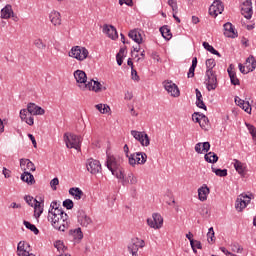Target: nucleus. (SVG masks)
<instances>
[{
    "label": "nucleus",
    "instance_id": "obj_1",
    "mask_svg": "<svg viewBox=\"0 0 256 256\" xmlns=\"http://www.w3.org/2000/svg\"><path fill=\"white\" fill-rule=\"evenodd\" d=\"M61 204L57 201H53L50 204V209L48 211V221H50L52 227L57 229V231H65L69 228V215L63 211V208H60Z\"/></svg>",
    "mask_w": 256,
    "mask_h": 256
},
{
    "label": "nucleus",
    "instance_id": "obj_2",
    "mask_svg": "<svg viewBox=\"0 0 256 256\" xmlns=\"http://www.w3.org/2000/svg\"><path fill=\"white\" fill-rule=\"evenodd\" d=\"M217 64L215 63V59L210 58L206 60V88L207 91H215L217 89V73L213 70V68Z\"/></svg>",
    "mask_w": 256,
    "mask_h": 256
},
{
    "label": "nucleus",
    "instance_id": "obj_3",
    "mask_svg": "<svg viewBox=\"0 0 256 256\" xmlns=\"http://www.w3.org/2000/svg\"><path fill=\"white\" fill-rule=\"evenodd\" d=\"M106 167L117 179H125V172L115 157L107 156Z\"/></svg>",
    "mask_w": 256,
    "mask_h": 256
},
{
    "label": "nucleus",
    "instance_id": "obj_4",
    "mask_svg": "<svg viewBox=\"0 0 256 256\" xmlns=\"http://www.w3.org/2000/svg\"><path fill=\"white\" fill-rule=\"evenodd\" d=\"M64 141L68 149H76V151L81 149V136L79 135H75L73 133H65Z\"/></svg>",
    "mask_w": 256,
    "mask_h": 256
},
{
    "label": "nucleus",
    "instance_id": "obj_5",
    "mask_svg": "<svg viewBox=\"0 0 256 256\" xmlns=\"http://www.w3.org/2000/svg\"><path fill=\"white\" fill-rule=\"evenodd\" d=\"M68 55L77 61H85L89 57V50L85 47L73 46Z\"/></svg>",
    "mask_w": 256,
    "mask_h": 256
},
{
    "label": "nucleus",
    "instance_id": "obj_6",
    "mask_svg": "<svg viewBox=\"0 0 256 256\" xmlns=\"http://www.w3.org/2000/svg\"><path fill=\"white\" fill-rule=\"evenodd\" d=\"M128 162L132 167H135L136 165H145V163H147V154L145 152L130 154Z\"/></svg>",
    "mask_w": 256,
    "mask_h": 256
},
{
    "label": "nucleus",
    "instance_id": "obj_7",
    "mask_svg": "<svg viewBox=\"0 0 256 256\" xmlns=\"http://www.w3.org/2000/svg\"><path fill=\"white\" fill-rule=\"evenodd\" d=\"M131 135L134 137V139H136V141H139L143 147H149L151 140L149 139V135H147V133L132 130Z\"/></svg>",
    "mask_w": 256,
    "mask_h": 256
},
{
    "label": "nucleus",
    "instance_id": "obj_8",
    "mask_svg": "<svg viewBox=\"0 0 256 256\" xmlns=\"http://www.w3.org/2000/svg\"><path fill=\"white\" fill-rule=\"evenodd\" d=\"M147 225H149L151 229H161V227H163V216L159 213H153L152 218L147 219Z\"/></svg>",
    "mask_w": 256,
    "mask_h": 256
},
{
    "label": "nucleus",
    "instance_id": "obj_9",
    "mask_svg": "<svg viewBox=\"0 0 256 256\" xmlns=\"http://www.w3.org/2000/svg\"><path fill=\"white\" fill-rule=\"evenodd\" d=\"M246 63H251V66L247 65L245 68V66L241 63L238 65L239 71L240 73H243V75H247V73H251L256 69V59L253 57V55L246 59Z\"/></svg>",
    "mask_w": 256,
    "mask_h": 256
},
{
    "label": "nucleus",
    "instance_id": "obj_10",
    "mask_svg": "<svg viewBox=\"0 0 256 256\" xmlns=\"http://www.w3.org/2000/svg\"><path fill=\"white\" fill-rule=\"evenodd\" d=\"M163 85L164 89L171 95V97H179V95H181L179 87H177V84L173 83V81L165 80Z\"/></svg>",
    "mask_w": 256,
    "mask_h": 256
},
{
    "label": "nucleus",
    "instance_id": "obj_11",
    "mask_svg": "<svg viewBox=\"0 0 256 256\" xmlns=\"http://www.w3.org/2000/svg\"><path fill=\"white\" fill-rule=\"evenodd\" d=\"M139 247H145V242L143 240L140 242L139 238L132 239L128 244V251L132 256H138L137 253L139 252Z\"/></svg>",
    "mask_w": 256,
    "mask_h": 256
},
{
    "label": "nucleus",
    "instance_id": "obj_12",
    "mask_svg": "<svg viewBox=\"0 0 256 256\" xmlns=\"http://www.w3.org/2000/svg\"><path fill=\"white\" fill-rule=\"evenodd\" d=\"M224 9L225 7L223 6V2H221V0H215L209 7V15L217 17V15H221V13H223Z\"/></svg>",
    "mask_w": 256,
    "mask_h": 256
},
{
    "label": "nucleus",
    "instance_id": "obj_13",
    "mask_svg": "<svg viewBox=\"0 0 256 256\" xmlns=\"http://www.w3.org/2000/svg\"><path fill=\"white\" fill-rule=\"evenodd\" d=\"M241 11L245 19H251L253 17V3L251 0H242Z\"/></svg>",
    "mask_w": 256,
    "mask_h": 256
},
{
    "label": "nucleus",
    "instance_id": "obj_14",
    "mask_svg": "<svg viewBox=\"0 0 256 256\" xmlns=\"http://www.w3.org/2000/svg\"><path fill=\"white\" fill-rule=\"evenodd\" d=\"M248 203H251V196L242 194L239 198H237L235 208L237 211L241 212L243 209H245V207H247Z\"/></svg>",
    "mask_w": 256,
    "mask_h": 256
},
{
    "label": "nucleus",
    "instance_id": "obj_15",
    "mask_svg": "<svg viewBox=\"0 0 256 256\" xmlns=\"http://www.w3.org/2000/svg\"><path fill=\"white\" fill-rule=\"evenodd\" d=\"M87 171L92 175H97L101 171V162L99 160L89 159L86 164Z\"/></svg>",
    "mask_w": 256,
    "mask_h": 256
},
{
    "label": "nucleus",
    "instance_id": "obj_16",
    "mask_svg": "<svg viewBox=\"0 0 256 256\" xmlns=\"http://www.w3.org/2000/svg\"><path fill=\"white\" fill-rule=\"evenodd\" d=\"M26 111L29 115H45V109L31 102L28 103Z\"/></svg>",
    "mask_w": 256,
    "mask_h": 256
},
{
    "label": "nucleus",
    "instance_id": "obj_17",
    "mask_svg": "<svg viewBox=\"0 0 256 256\" xmlns=\"http://www.w3.org/2000/svg\"><path fill=\"white\" fill-rule=\"evenodd\" d=\"M78 222L82 227H89V225L93 223V220H91V217L87 216L85 211L80 210L78 211Z\"/></svg>",
    "mask_w": 256,
    "mask_h": 256
},
{
    "label": "nucleus",
    "instance_id": "obj_18",
    "mask_svg": "<svg viewBox=\"0 0 256 256\" xmlns=\"http://www.w3.org/2000/svg\"><path fill=\"white\" fill-rule=\"evenodd\" d=\"M103 33H106V35L110 38V39H119V34L117 33V28H115V26L113 25H107L105 24L103 26Z\"/></svg>",
    "mask_w": 256,
    "mask_h": 256
},
{
    "label": "nucleus",
    "instance_id": "obj_19",
    "mask_svg": "<svg viewBox=\"0 0 256 256\" xmlns=\"http://www.w3.org/2000/svg\"><path fill=\"white\" fill-rule=\"evenodd\" d=\"M128 37L130 39H133L134 42L138 45H141V43H143V36H141V31H139V29L130 30L128 33Z\"/></svg>",
    "mask_w": 256,
    "mask_h": 256
},
{
    "label": "nucleus",
    "instance_id": "obj_20",
    "mask_svg": "<svg viewBox=\"0 0 256 256\" xmlns=\"http://www.w3.org/2000/svg\"><path fill=\"white\" fill-rule=\"evenodd\" d=\"M224 35L225 37H230L231 39H235V37H237V32H235V28L230 22L224 24Z\"/></svg>",
    "mask_w": 256,
    "mask_h": 256
},
{
    "label": "nucleus",
    "instance_id": "obj_21",
    "mask_svg": "<svg viewBox=\"0 0 256 256\" xmlns=\"http://www.w3.org/2000/svg\"><path fill=\"white\" fill-rule=\"evenodd\" d=\"M20 167L22 169V171H36V167L35 164L31 162V160L29 159H20Z\"/></svg>",
    "mask_w": 256,
    "mask_h": 256
},
{
    "label": "nucleus",
    "instance_id": "obj_22",
    "mask_svg": "<svg viewBox=\"0 0 256 256\" xmlns=\"http://www.w3.org/2000/svg\"><path fill=\"white\" fill-rule=\"evenodd\" d=\"M236 105L243 109L246 113H251V104L249 102H245V100L239 98V96H236L234 99Z\"/></svg>",
    "mask_w": 256,
    "mask_h": 256
},
{
    "label": "nucleus",
    "instance_id": "obj_23",
    "mask_svg": "<svg viewBox=\"0 0 256 256\" xmlns=\"http://www.w3.org/2000/svg\"><path fill=\"white\" fill-rule=\"evenodd\" d=\"M20 119H22L23 121H25V123H27V125H34L35 124V121H34V118H33V115L29 114L27 112V109H22L20 111Z\"/></svg>",
    "mask_w": 256,
    "mask_h": 256
},
{
    "label": "nucleus",
    "instance_id": "obj_24",
    "mask_svg": "<svg viewBox=\"0 0 256 256\" xmlns=\"http://www.w3.org/2000/svg\"><path fill=\"white\" fill-rule=\"evenodd\" d=\"M211 193V190L207 184H203L202 187L198 189V198L199 201H207V196Z\"/></svg>",
    "mask_w": 256,
    "mask_h": 256
},
{
    "label": "nucleus",
    "instance_id": "obj_25",
    "mask_svg": "<svg viewBox=\"0 0 256 256\" xmlns=\"http://www.w3.org/2000/svg\"><path fill=\"white\" fill-rule=\"evenodd\" d=\"M69 195L74 197V199H76V201H81V199H83V197H85V193H83V190H81L80 188H77V187L70 188Z\"/></svg>",
    "mask_w": 256,
    "mask_h": 256
},
{
    "label": "nucleus",
    "instance_id": "obj_26",
    "mask_svg": "<svg viewBox=\"0 0 256 256\" xmlns=\"http://www.w3.org/2000/svg\"><path fill=\"white\" fill-rule=\"evenodd\" d=\"M17 255L18 256H35L33 253H29V250L25 247V242L20 241L17 246Z\"/></svg>",
    "mask_w": 256,
    "mask_h": 256
},
{
    "label": "nucleus",
    "instance_id": "obj_27",
    "mask_svg": "<svg viewBox=\"0 0 256 256\" xmlns=\"http://www.w3.org/2000/svg\"><path fill=\"white\" fill-rule=\"evenodd\" d=\"M74 78L76 79L77 83H80V85L87 83V74L83 70H76L74 72Z\"/></svg>",
    "mask_w": 256,
    "mask_h": 256
},
{
    "label": "nucleus",
    "instance_id": "obj_28",
    "mask_svg": "<svg viewBox=\"0 0 256 256\" xmlns=\"http://www.w3.org/2000/svg\"><path fill=\"white\" fill-rule=\"evenodd\" d=\"M194 149L198 154L203 153V151H205V153H208L209 149H211V144L209 142H199L195 145Z\"/></svg>",
    "mask_w": 256,
    "mask_h": 256
},
{
    "label": "nucleus",
    "instance_id": "obj_29",
    "mask_svg": "<svg viewBox=\"0 0 256 256\" xmlns=\"http://www.w3.org/2000/svg\"><path fill=\"white\" fill-rule=\"evenodd\" d=\"M21 181H24V183L28 185H35V176H33L31 172L24 171V173L21 174Z\"/></svg>",
    "mask_w": 256,
    "mask_h": 256
},
{
    "label": "nucleus",
    "instance_id": "obj_30",
    "mask_svg": "<svg viewBox=\"0 0 256 256\" xmlns=\"http://www.w3.org/2000/svg\"><path fill=\"white\" fill-rule=\"evenodd\" d=\"M11 15H13V6L7 4L1 9V19H11Z\"/></svg>",
    "mask_w": 256,
    "mask_h": 256
},
{
    "label": "nucleus",
    "instance_id": "obj_31",
    "mask_svg": "<svg viewBox=\"0 0 256 256\" xmlns=\"http://www.w3.org/2000/svg\"><path fill=\"white\" fill-rule=\"evenodd\" d=\"M51 23L57 27V25H61V13L57 11H52L49 15Z\"/></svg>",
    "mask_w": 256,
    "mask_h": 256
},
{
    "label": "nucleus",
    "instance_id": "obj_32",
    "mask_svg": "<svg viewBox=\"0 0 256 256\" xmlns=\"http://www.w3.org/2000/svg\"><path fill=\"white\" fill-rule=\"evenodd\" d=\"M160 33L166 41H170V39L173 37V34L171 33V29H169V26L164 25L160 27Z\"/></svg>",
    "mask_w": 256,
    "mask_h": 256
},
{
    "label": "nucleus",
    "instance_id": "obj_33",
    "mask_svg": "<svg viewBox=\"0 0 256 256\" xmlns=\"http://www.w3.org/2000/svg\"><path fill=\"white\" fill-rule=\"evenodd\" d=\"M34 217L39 219L43 213V207H41V201L34 199Z\"/></svg>",
    "mask_w": 256,
    "mask_h": 256
},
{
    "label": "nucleus",
    "instance_id": "obj_34",
    "mask_svg": "<svg viewBox=\"0 0 256 256\" xmlns=\"http://www.w3.org/2000/svg\"><path fill=\"white\" fill-rule=\"evenodd\" d=\"M234 168L236 169L237 173L242 177H245V166H243L242 162L234 159Z\"/></svg>",
    "mask_w": 256,
    "mask_h": 256
},
{
    "label": "nucleus",
    "instance_id": "obj_35",
    "mask_svg": "<svg viewBox=\"0 0 256 256\" xmlns=\"http://www.w3.org/2000/svg\"><path fill=\"white\" fill-rule=\"evenodd\" d=\"M204 159L207 163H217L219 156H217L215 152H208L205 154Z\"/></svg>",
    "mask_w": 256,
    "mask_h": 256
},
{
    "label": "nucleus",
    "instance_id": "obj_36",
    "mask_svg": "<svg viewBox=\"0 0 256 256\" xmlns=\"http://www.w3.org/2000/svg\"><path fill=\"white\" fill-rule=\"evenodd\" d=\"M69 235H71L75 241H81V239H83V232L81 231V228L70 230Z\"/></svg>",
    "mask_w": 256,
    "mask_h": 256
},
{
    "label": "nucleus",
    "instance_id": "obj_37",
    "mask_svg": "<svg viewBox=\"0 0 256 256\" xmlns=\"http://www.w3.org/2000/svg\"><path fill=\"white\" fill-rule=\"evenodd\" d=\"M92 91L95 93H101V91H107V86H103L99 81H93Z\"/></svg>",
    "mask_w": 256,
    "mask_h": 256
},
{
    "label": "nucleus",
    "instance_id": "obj_38",
    "mask_svg": "<svg viewBox=\"0 0 256 256\" xmlns=\"http://www.w3.org/2000/svg\"><path fill=\"white\" fill-rule=\"evenodd\" d=\"M200 127L201 129H204V131H207L209 129V118L205 114L200 115Z\"/></svg>",
    "mask_w": 256,
    "mask_h": 256
},
{
    "label": "nucleus",
    "instance_id": "obj_39",
    "mask_svg": "<svg viewBox=\"0 0 256 256\" xmlns=\"http://www.w3.org/2000/svg\"><path fill=\"white\" fill-rule=\"evenodd\" d=\"M202 45H203L204 49H206V51H209V53H212V55H217V57H221V53H219V51L214 49V47L211 46L209 44V42H203Z\"/></svg>",
    "mask_w": 256,
    "mask_h": 256
},
{
    "label": "nucleus",
    "instance_id": "obj_40",
    "mask_svg": "<svg viewBox=\"0 0 256 256\" xmlns=\"http://www.w3.org/2000/svg\"><path fill=\"white\" fill-rule=\"evenodd\" d=\"M23 225L26 227V229L33 231L34 235H39V229L34 224H31V222L24 220Z\"/></svg>",
    "mask_w": 256,
    "mask_h": 256
},
{
    "label": "nucleus",
    "instance_id": "obj_41",
    "mask_svg": "<svg viewBox=\"0 0 256 256\" xmlns=\"http://www.w3.org/2000/svg\"><path fill=\"white\" fill-rule=\"evenodd\" d=\"M212 173H215L217 177H227V169L211 167Z\"/></svg>",
    "mask_w": 256,
    "mask_h": 256
},
{
    "label": "nucleus",
    "instance_id": "obj_42",
    "mask_svg": "<svg viewBox=\"0 0 256 256\" xmlns=\"http://www.w3.org/2000/svg\"><path fill=\"white\" fill-rule=\"evenodd\" d=\"M54 247L57 248V251H59V253H61V254L65 253V251H67V247L65 246V244L61 240H57L54 243Z\"/></svg>",
    "mask_w": 256,
    "mask_h": 256
},
{
    "label": "nucleus",
    "instance_id": "obj_43",
    "mask_svg": "<svg viewBox=\"0 0 256 256\" xmlns=\"http://www.w3.org/2000/svg\"><path fill=\"white\" fill-rule=\"evenodd\" d=\"M95 107L103 115H105V113H109L111 111V108L107 104H97Z\"/></svg>",
    "mask_w": 256,
    "mask_h": 256
},
{
    "label": "nucleus",
    "instance_id": "obj_44",
    "mask_svg": "<svg viewBox=\"0 0 256 256\" xmlns=\"http://www.w3.org/2000/svg\"><path fill=\"white\" fill-rule=\"evenodd\" d=\"M186 239L190 241L193 253H197V250L195 249V239H193V233L189 232L188 234H186Z\"/></svg>",
    "mask_w": 256,
    "mask_h": 256
},
{
    "label": "nucleus",
    "instance_id": "obj_45",
    "mask_svg": "<svg viewBox=\"0 0 256 256\" xmlns=\"http://www.w3.org/2000/svg\"><path fill=\"white\" fill-rule=\"evenodd\" d=\"M229 77L232 85H240L239 78H237V73L230 72Z\"/></svg>",
    "mask_w": 256,
    "mask_h": 256
},
{
    "label": "nucleus",
    "instance_id": "obj_46",
    "mask_svg": "<svg viewBox=\"0 0 256 256\" xmlns=\"http://www.w3.org/2000/svg\"><path fill=\"white\" fill-rule=\"evenodd\" d=\"M34 45H35V47H37V49H46L47 48V44L44 43L41 38L36 39L34 41Z\"/></svg>",
    "mask_w": 256,
    "mask_h": 256
},
{
    "label": "nucleus",
    "instance_id": "obj_47",
    "mask_svg": "<svg viewBox=\"0 0 256 256\" xmlns=\"http://www.w3.org/2000/svg\"><path fill=\"white\" fill-rule=\"evenodd\" d=\"M93 81L95 80H90L88 83H83V85H79L80 89H82V91H85V89H89V91H93Z\"/></svg>",
    "mask_w": 256,
    "mask_h": 256
},
{
    "label": "nucleus",
    "instance_id": "obj_48",
    "mask_svg": "<svg viewBox=\"0 0 256 256\" xmlns=\"http://www.w3.org/2000/svg\"><path fill=\"white\" fill-rule=\"evenodd\" d=\"M168 5L174 13H178L179 7L177 6V0H168Z\"/></svg>",
    "mask_w": 256,
    "mask_h": 256
},
{
    "label": "nucleus",
    "instance_id": "obj_49",
    "mask_svg": "<svg viewBox=\"0 0 256 256\" xmlns=\"http://www.w3.org/2000/svg\"><path fill=\"white\" fill-rule=\"evenodd\" d=\"M127 179H128V183H130V185H137V182H138L137 176L133 175V173L130 172L128 174Z\"/></svg>",
    "mask_w": 256,
    "mask_h": 256
},
{
    "label": "nucleus",
    "instance_id": "obj_50",
    "mask_svg": "<svg viewBox=\"0 0 256 256\" xmlns=\"http://www.w3.org/2000/svg\"><path fill=\"white\" fill-rule=\"evenodd\" d=\"M196 107H199V109H204V111H207V106L205 105V102H203V98H196Z\"/></svg>",
    "mask_w": 256,
    "mask_h": 256
},
{
    "label": "nucleus",
    "instance_id": "obj_51",
    "mask_svg": "<svg viewBox=\"0 0 256 256\" xmlns=\"http://www.w3.org/2000/svg\"><path fill=\"white\" fill-rule=\"evenodd\" d=\"M246 127H247L250 135H252L253 139H256V128H255V126H253L249 123H246Z\"/></svg>",
    "mask_w": 256,
    "mask_h": 256
},
{
    "label": "nucleus",
    "instance_id": "obj_52",
    "mask_svg": "<svg viewBox=\"0 0 256 256\" xmlns=\"http://www.w3.org/2000/svg\"><path fill=\"white\" fill-rule=\"evenodd\" d=\"M74 205L75 204L73 203V200H71V199H66L63 201V207H65L68 210L73 209Z\"/></svg>",
    "mask_w": 256,
    "mask_h": 256
},
{
    "label": "nucleus",
    "instance_id": "obj_53",
    "mask_svg": "<svg viewBox=\"0 0 256 256\" xmlns=\"http://www.w3.org/2000/svg\"><path fill=\"white\" fill-rule=\"evenodd\" d=\"M201 115H203V113H199V112H194L192 114V120L195 121V123H201Z\"/></svg>",
    "mask_w": 256,
    "mask_h": 256
},
{
    "label": "nucleus",
    "instance_id": "obj_54",
    "mask_svg": "<svg viewBox=\"0 0 256 256\" xmlns=\"http://www.w3.org/2000/svg\"><path fill=\"white\" fill-rule=\"evenodd\" d=\"M57 185H59V178H54L50 181V186L53 191H57Z\"/></svg>",
    "mask_w": 256,
    "mask_h": 256
},
{
    "label": "nucleus",
    "instance_id": "obj_55",
    "mask_svg": "<svg viewBox=\"0 0 256 256\" xmlns=\"http://www.w3.org/2000/svg\"><path fill=\"white\" fill-rule=\"evenodd\" d=\"M200 215H202V217H209V208L203 206L200 210Z\"/></svg>",
    "mask_w": 256,
    "mask_h": 256
},
{
    "label": "nucleus",
    "instance_id": "obj_56",
    "mask_svg": "<svg viewBox=\"0 0 256 256\" xmlns=\"http://www.w3.org/2000/svg\"><path fill=\"white\" fill-rule=\"evenodd\" d=\"M27 204L30 205V207H34L35 199H33V196H25L24 197Z\"/></svg>",
    "mask_w": 256,
    "mask_h": 256
},
{
    "label": "nucleus",
    "instance_id": "obj_57",
    "mask_svg": "<svg viewBox=\"0 0 256 256\" xmlns=\"http://www.w3.org/2000/svg\"><path fill=\"white\" fill-rule=\"evenodd\" d=\"M119 5H127L133 7V0H119Z\"/></svg>",
    "mask_w": 256,
    "mask_h": 256
},
{
    "label": "nucleus",
    "instance_id": "obj_58",
    "mask_svg": "<svg viewBox=\"0 0 256 256\" xmlns=\"http://www.w3.org/2000/svg\"><path fill=\"white\" fill-rule=\"evenodd\" d=\"M232 251L236 253H241V251H243V247H241V245L239 244H233Z\"/></svg>",
    "mask_w": 256,
    "mask_h": 256
},
{
    "label": "nucleus",
    "instance_id": "obj_59",
    "mask_svg": "<svg viewBox=\"0 0 256 256\" xmlns=\"http://www.w3.org/2000/svg\"><path fill=\"white\" fill-rule=\"evenodd\" d=\"M2 173H3L4 177H5V179H9L11 177V170H9V169H7L5 167L3 168Z\"/></svg>",
    "mask_w": 256,
    "mask_h": 256
},
{
    "label": "nucleus",
    "instance_id": "obj_60",
    "mask_svg": "<svg viewBox=\"0 0 256 256\" xmlns=\"http://www.w3.org/2000/svg\"><path fill=\"white\" fill-rule=\"evenodd\" d=\"M195 67H193V66H190V68H189V71H188V79H191L192 77H195Z\"/></svg>",
    "mask_w": 256,
    "mask_h": 256
},
{
    "label": "nucleus",
    "instance_id": "obj_61",
    "mask_svg": "<svg viewBox=\"0 0 256 256\" xmlns=\"http://www.w3.org/2000/svg\"><path fill=\"white\" fill-rule=\"evenodd\" d=\"M131 75L134 81H139V75H137V70H135L134 68H132L131 70Z\"/></svg>",
    "mask_w": 256,
    "mask_h": 256
},
{
    "label": "nucleus",
    "instance_id": "obj_62",
    "mask_svg": "<svg viewBox=\"0 0 256 256\" xmlns=\"http://www.w3.org/2000/svg\"><path fill=\"white\" fill-rule=\"evenodd\" d=\"M116 61H117V64L119 65V67H121V65H123V55L117 54Z\"/></svg>",
    "mask_w": 256,
    "mask_h": 256
},
{
    "label": "nucleus",
    "instance_id": "obj_63",
    "mask_svg": "<svg viewBox=\"0 0 256 256\" xmlns=\"http://www.w3.org/2000/svg\"><path fill=\"white\" fill-rule=\"evenodd\" d=\"M207 237H208V243H211V241H214L215 239V232H208Z\"/></svg>",
    "mask_w": 256,
    "mask_h": 256
},
{
    "label": "nucleus",
    "instance_id": "obj_64",
    "mask_svg": "<svg viewBox=\"0 0 256 256\" xmlns=\"http://www.w3.org/2000/svg\"><path fill=\"white\" fill-rule=\"evenodd\" d=\"M194 249L197 251V249H202L201 241L194 240Z\"/></svg>",
    "mask_w": 256,
    "mask_h": 256
}]
</instances>
